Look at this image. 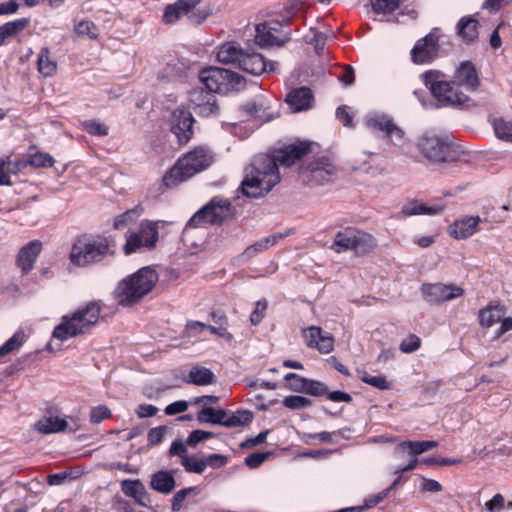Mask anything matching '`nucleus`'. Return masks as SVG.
Segmentation results:
<instances>
[{
  "label": "nucleus",
  "mask_w": 512,
  "mask_h": 512,
  "mask_svg": "<svg viewBox=\"0 0 512 512\" xmlns=\"http://www.w3.org/2000/svg\"><path fill=\"white\" fill-rule=\"evenodd\" d=\"M83 129L93 136H106L109 133V127L97 120H88L82 123Z\"/></svg>",
  "instance_id": "obj_47"
},
{
  "label": "nucleus",
  "mask_w": 512,
  "mask_h": 512,
  "mask_svg": "<svg viewBox=\"0 0 512 512\" xmlns=\"http://www.w3.org/2000/svg\"><path fill=\"white\" fill-rule=\"evenodd\" d=\"M305 343L309 348H315L320 353L328 354L333 350L334 339L329 334H323L322 329L311 326L303 331Z\"/></svg>",
  "instance_id": "obj_19"
},
{
  "label": "nucleus",
  "mask_w": 512,
  "mask_h": 512,
  "mask_svg": "<svg viewBox=\"0 0 512 512\" xmlns=\"http://www.w3.org/2000/svg\"><path fill=\"white\" fill-rule=\"evenodd\" d=\"M375 246L376 242L371 234L354 227H346L336 233L331 249L336 253L354 250L365 254L372 251Z\"/></svg>",
  "instance_id": "obj_8"
},
{
  "label": "nucleus",
  "mask_w": 512,
  "mask_h": 512,
  "mask_svg": "<svg viewBox=\"0 0 512 512\" xmlns=\"http://www.w3.org/2000/svg\"><path fill=\"white\" fill-rule=\"evenodd\" d=\"M27 25L26 19H19L12 22H8L2 26H0L6 36H12L17 34L18 32L22 31Z\"/></svg>",
  "instance_id": "obj_56"
},
{
  "label": "nucleus",
  "mask_w": 512,
  "mask_h": 512,
  "mask_svg": "<svg viewBox=\"0 0 512 512\" xmlns=\"http://www.w3.org/2000/svg\"><path fill=\"white\" fill-rule=\"evenodd\" d=\"M389 141L397 147H403L406 144V137L404 131L395 123L391 126L388 133L385 135Z\"/></svg>",
  "instance_id": "obj_49"
},
{
  "label": "nucleus",
  "mask_w": 512,
  "mask_h": 512,
  "mask_svg": "<svg viewBox=\"0 0 512 512\" xmlns=\"http://www.w3.org/2000/svg\"><path fill=\"white\" fill-rule=\"evenodd\" d=\"M421 78L440 106H461L470 100L457 83L454 80H447L441 71H427L421 75Z\"/></svg>",
  "instance_id": "obj_4"
},
{
  "label": "nucleus",
  "mask_w": 512,
  "mask_h": 512,
  "mask_svg": "<svg viewBox=\"0 0 512 512\" xmlns=\"http://www.w3.org/2000/svg\"><path fill=\"white\" fill-rule=\"evenodd\" d=\"M437 445L436 441H404L396 447L395 453L401 454L407 451L412 456H416L437 447Z\"/></svg>",
  "instance_id": "obj_32"
},
{
  "label": "nucleus",
  "mask_w": 512,
  "mask_h": 512,
  "mask_svg": "<svg viewBox=\"0 0 512 512\" xmlns=\"http://www.w3.org/2000/svg\"><path fill=\"white\" fill-rule=\"evenodd\" d=\"M158 281L157 272L144 267L121 280L115 290V297L122 306H131L151 292Z\"/></svg>",
  "instance_id": "obj_3"
},
{
  "label": "nucleus",
  "mask_w": 512,
  "mask_h": 512,
  "mask_svg": "<svg viewBox=\"0 0 512 512\" xmlns=\"http://www.w3.org/2000/svg\"><path fill=\"white\" fill-rule=\"evenodd\" d=\"M238 66L252 75H260L276 69L275 62H267L262 54L248 50L243 52Z\"/></svg>",
  "instance_id": "obj_16"
},
{
  "label": "nucleus",
  "mask_w": 512,
  "mask_h": 512,
  "mask_svg": "<svg viewBox=\"0 0 512 512\" xmlns=\"http://www.w3.org/2000/svg\"><path fill=\"white\" fill-rule=\"evenodd\" d=\"M478 21L472 17L462 18L458 24V33L465 42H472L478 37Z\"/></svg>",
  "instance_id": "obj_40"
},
{
  "label": "nucleus",
  "mask_w": 512,
  "mask_h": 512,
  "mask_svg": "<svg viewBox=\"0 0 512 512\" xmlns=\"http://www.w3.org/2000/svg\"><path fill=\"white\" fill-rule=\"evenodd\" d=\"M268 457V453H252L245 458V464L252 469L259 467Z\"/></svg>",
  "instance_id": "obj_64"
},
{
  "label": "nucleus",
  "mask_w": 512,
  "mask_h": 512,
  "mask_svg": "<svg viewBox=\"0 0 512 512\" xmlns=\"http://www.w3.org/2000/svg\"><path fill=\"white\" fill-rule=\"evenodd\" d=\"M201 0H178L169 5L163 15V21L167 24L175 23L184 16H187L191 22L200 23L205 16H199L197 6Z\"/></svg>",
  "instance_id": "obj_11"
},
{
  "label": "nucleus",
  "mask_w": 512,
  "mask_h": 512,
  "mask_svg": "<svg viewBox=\"0 0 512 512\" xmlns=\"http://www.w3.org/2000/svg\"><path fill=\"white\" fill-rule=\"evenodd\" d=\"M159 238L158 223L142 220L136 230H128L123 251L126 255L142 253L156 246Z\"/></svg>",
  "instance_id": "obj_9"
},
{
  "label": "nucleus",
  "mask_w": 512,
  "mask_h": 512,
  "mask_svg": "<svg viewBox=\"0 0 512 512\" xmlns=\"http://www.w3.org/2000/svg\"><path fill=\"white\" fill-rule=\"evenodd\" d=\"M442 205H431L428 206L418 201H411L405 204L402 208V213L405 216L413 215H437L443 211Z\"/></svg>",
  "instance_id": "obj_31"
},
{
  "label": "nucleus",
  "mask_w": 512,
  "mask_h": 512,
  "mask_svg": "<svg viewBox=\"0 0 512 512\" xmlns=\"http://www.w3.org/2000/svg\"><path fill=\"white\" fill-rule=\"evenodd\" d=\"M366 126L372 131H380L386 135L394 124L391 117L385 114L374 113L366 118Z\"/></svg>",
  "instance_id": "obj_37"
},
{
  "label": "nucleus",
  "mask_w": 512,
  "mask_h": 512,
  "mask_svg": "<svg viewBox=\"0 0 512 512\" xmlns=\"http://www.w3.org/2000/svg\"><path fill=\"white\" fill-rule=\"evenodd\" d=\"M506 311L503 305L490 304L479 312V321L482 327L490 328L496 323H500Z\"/></svg>",
  "instance_id": "obj_28"
},
{
  "label": "nucleus",
  "mask_w": 512,
  "mask_h": 512,
  "mask_svg": "<svg viewBox=\"0 0 512 512\" xmlns=\"http://www.w3.org/2000/svg\"><path fill=\"white\" fill-rule=\"evenodd\" d=\"M33 427L37 432L47 435L66 430L68 423L57 415L48 414L39 419Z\"/></svg>",
  "instance_id": "obj_25"
},
{
  "label": "nucleus",
  "mask_w": 512,
  "mask_h": 512,
  "mask_svg": "<svg viewBox=\"0 0 512 512\" xmlns=\"http://www.w3.org/2000/svg\"><path fill=\"white\" fill-rule=\"evenodd\" d=\"M327 392L328 388L324 383L308 379L302 393H306L312 396H322Z\"/></svg>",
  "instance_id": "obj_51"
},
{
  "label": "nucleus",
  "mask_w": 512,
  "mask_h": 512,
  "mask_svg": "<svg viewBox=\"0 0 512 512\" xmlns=\"http://www.w3.org/2000/svg\"><path fill=\"white\" fill-rule=\"evenodd\" d=\"M438 38L430 33L423 39L417 42L411 51L412 60L414 63L422 64L433 60L438 51Z\"/></svg>",
  "instance_id": "obj_17"
},
{
  "label": "nucleus",
  "mask_w": 512,
  "mask_h": 512,
  "mask_svg": "<svg viewBox=\"0 0 512 512\" xmlns=\"http://www.w3.org/2000/svg\"><path fill=\"white\" fill-rule=\"evenodd\" d=\"M482 222L479 216L464 217L454 221L448 227V233L455 239H466L478 231V225Z\"/></svg>",
  "instance_id": "obj_22"
},
{
  "label": "nucleus",
  "mask_w": 512,
  "mask_h": 512,
  "mask_svg": "<svg viewBox=\"0 0 512 512\" xmlns=\"http://www.w3.org/2000/svg\"><path fill=\"white\" fill-rule=\"evenodd\" d=\"M420 347V339L416 335H409L400 344V350L404 353H411Z\"/></svg>",
  "instance_id": "obj_59"
},
{
  "label": "nucleus",
  "mask_w": 512,
  "mask_h": 512,
  "mask_svg": "<svg viewBox=\"0 0 512 512\" xmlns=\"http://www.w3.org/2000/svg\"><path fill=\"white\" fill-rule=\"evenodd\" d=\"M361 380L364 383L369 384V385H371L375 388H378L380 390H388L390 388V384L388 383L386 378L381 375L373 376L368 373H364L361 377Z\"/></svg>",
  "instance_id": "obj_53"
},
{
  "label": "nucleus",
  "mask_w": 512,
  "mask_h": 512,
  "mask_svg": "<svg viewBox=\"0 0 512 512\" xmlns=\"http://www.w3.org/2000/svg\"><path fill=\"white\" fill-rule=\"evenodd\" d=\"M336 171V166L325 157L310 162L306 168L309 181L321 185L330 182L336 175Z\"/></svg>",
  "instance_id": "obj_15"
},
{
  "label": "nucleus",
  "mask_w": 512,
  "mask_h": 512,
  "mask_svg": "<svg viewBox=\"0 0 512 512\" xmlns=\"http://www.w3.org/2000/svg\"><path fill=\"white\" fill-rule=\"evenodd\" d=\"M37 68L39 73L44 77H51L56 73L57 63L50 57V51L47 47L40 50Z\"/></svg>",
  "instance_id": "obj_38"
},
{
  "label": "nucleus",
  "mask_w": 512,
  "mask_h": 512,
  "mask_svg": "<svg viewBox=\"0 0 512 512\" xmlns=\"http://www.w3.org/2000/svg\"><path fill=\"white\" fill-rule=\"evenodd\" d=\"M110 415H111V412H110L109 408L104 405H100V406L94 407L91 410L90 421H91V423L98 424L101 421H103L104 419L110 417Z\"/></svg>",
  "instance_id": "obj_58"
},
{
  "label": "nucleus",
  "mask_w": 512,
  "mask_h": 512,
  "mask_svg": "<svg viewBox=\"0 0 512 512\" xmlns=\"http://www.w3.org/2000/svg\"><path fill=\"white\" fill-rule=\"evenodd\" d=\"M282 234L270 235L264 239L257 241L256 243L248 246L242 253L244 259H250L256 256L258 253L267 250L269 247L274 246L278 240L283 239Z\"/></svg>",
  "instance_id": "obj_34"
},
{
  "label": "nucleus",
  "mask_w": 512,
  "mask_h": 512,
  "mask_svg": "<svg viewBox=\"0 0 512 512\" xmlns=\"http://www.w3.org/2000/svg\"><path fill=\"white\" fill-rule=\"evenodd\" d=\"M125 495L134 498L140 505L145 506L147 493L139 480H124L121 484Z\"/></svg>",
  "instance_id": "obj_36"
},
{
  "label": "nucleus",
  "mask_w": 512,
  "mask_h": 512,
  "mask_svg": "<svg viewBox=\"0 0 512 512\" xmlns=\"http://www.w3.org/2000/svg\"><path fill=\"white\" fill-rule=\"evenodd\" d=\"M269 108L268 102L262 96H259L255 98L253 102L246 104L243 110L249 116L259 119L262 122H267L272 119V115L268 111Z\"/></svg>",
  "instance_id": "obj_29"
},
{
  "label": "nucleus",
  "mask_w": 512,
  "mask_h": 512,
  "mask_svg": "<svg viewBox=\"0 0 512 512\" xmlns=\"http://www.w3.org/2000/svg\"><path fill=\"white\" fill-rule=\"evenodd\" d=\"M41 249V242L38 240H33L20 250L17 263L23 272H28L32 269L37 256L41 252Z\"/></svg>",
  "instance_id": "obj_26"
},
{
  "label": "nucleus",
  "mask_w": 512,
  "mask_h": 512,
  "mask_svg": "<svg viewBox=\"0 0 512 512\" xmlns=\"http://www.w3.org/2000/svg\"><path fill=\"white\" fill-rule=\"evenodd\" d=\"M205 468L210 466L213 468H220L224 466L227 462V457L220 454H210L205 457H202Z\"/></svg>",
  "instance_id": "obj_63"
},
{
  "label": "nucleus",
  "mask_w": 512,
  "mask_h": 512,
  "mask_svg": "<svg viewBox=\"0 0 512 512\" xmlns=\"http://www.w3.org/2000/svg\"><path fill=\"white\" fill-rule=\"evenodd\" d=\"M417 147L430 162L441 163L448 160L450 153L448 138L432 132H425L418 138Z\"/></svg>",
  "instance_id": "obj_10"
},
{
  "label": "nucleus",
  "mask_w": 512,
  "mask_h": 512,
  "mask_svg": "<svg viewBox=\"0 0 512 512\" xmlns=\"http://www.w3.org/2000/svg\"><path fill=\"white\" fill-rule=\"evenodd\" d=\"M214 162L213 153L206 147H196L183 155L163 176V185L175 188L179 184L206 170Z\"/></svg>",
  "instance_id": "obj_2"
},
{
  "label": "nucleus",
  "mask_w": 512,
  "mask_h": 512,
  "mask_svg": "<svg viewBox=\"0 0 512 512\" xmlns=\"http://www.w3.org/2000/svg\"><path fill=\"white\" fill-rule=\"evenodd\" d=\"M253 419V415L250 411L241 410L231 413V428L244 426L250 423Z\"/></svg>",
  "instance_id": "obj_54"
},
{
  "label": "nucleus",
  "mask_w": 512,
  "mask_h": 512,
  "mask_svg": "<svg viewBox=\"0 0 512 512\" xmlns=\"http://www.w3.org/2000/svg\"><path fill=\"white\" fill-rule=\"evenodd\" d=\"M82 335V329L74 313L62 316L60 323L55 326L52 332V339L60 342Z\"/></svg>",
  "instance_id": "obj_20"
},
{
  "label": "nucleus",
  "mask_w": 512,
  "mask_h": 512,
  "mask_svg": "<svg viewBox=\"0 0 512 512\" xmlns=\"http://www.w3.org/2000/svg\"><path fill=\"white\" fill-rule=\"evenodd\" d=\"M189 384H194L197 386H206L213 384L215 382V375L214 373L202 366H193L185 380Z\"/></svg>",
  "instance_id": "obj_30"
},
{
  "label": "nucleus",
  "mask_w": 512,
  "mask_h": 512,
  "mask_svg": "<svg viewBox=\"0 0 512 512\" xmlns=\"http://www.w3.org/2000/svg\"><path fill=\"white\" fill-rule=\"evenodd\" d=\"M453 80L457 83V86L464 87L469 92L476 91L480 84L477 70L470 61L459 64L455 69Z\"/></svg>",
  "instance_id": "obj_18"
},
{
  "label": "nucleus",
  "mask_w": 512,
  "mask_h": 512,
  "mask_svg": "<svg viewBox=\"0 0 512 512\" xmlns=\"http://www.w3.org/2000/svg\"><path fill=\"white\" fill-rule=\"evenodd\" d=\"M495 136L502 141L512 142V121L502 117H494L491 119Z\"/></svg>",
  "instance_id": "obj_39"
},
{
  "label": "nucleus",
  "mask_w": 512,
  "mask_h": 512,
  "mask_svg": "<svg viewBox=\"0 0 512 512\" xmlns=\"http://www.w3.org/2000/svg\"><path fill=\"white\" fill-rule=\"evenodd\" d=\"M199 78L212 94H227L232 91H239L245 86L242 76L224 68L209 67L203 69L200 72Z\"/></svg>",
  "instance_id": "obj_7"
},
{
  "label": "nucleus",
  "mask_w": 512,
  "mask_h": 512,
  "mask_svg": "<svg viewBox=\"0 0 512 512\" xmlns=\"http://www.w3.org/2000/svg\"><path fill=\"white\" fill-rule=\"evenodd\" d=\"M4 162L5 175L9 177L10 174H17L21 169L27 166L25 160L12 161L10 157L6 159L1 158Z\"/></svg>",
  "instance_id": "obj_57"
},
{
  "label": "nucleus",
  "mask_w": 512,
  "mask_h": 512,
  "mask_svg": "<svg viewBox=\"0 0 512 512\" xmlns=\"http://www.w3.org/2000/svg\"><path fill=\"white\" fill-rule=\"evenodd\" d=\"M194 118L188 110L176 109L171 116V132L180 144H186L193 134Z\"/></svg>",
  "instance_id": "obj_13"
},
{
  "label": "nucleus",
  "mask_w": 512,
  "mask_h": 512,
  "mask_svg": "<svg viewBox=\"0 0 512 512\" xmlns=\"http://www.w3.org/2000/svg\"><path fill=\"white\" fill-rule=\"evenodd\" d=\"M400 0H371L372 8L378 13H391L398 8Z\"/></svg>",
  "instance_id": "obj_48"
},
{
  "label": "nucleus",
  "mask_w": 512,
  "mask_h": 512,
  "mask_svg": "<svg viewBox=\"0 0 512 512\" xmlns=\"http://www.w3.org/2000/svg\"><path fill=\"white\" fill-rule=\"evenodd\" d=\"M196 487H188L177 491L172 499V510L179 511L182 507V503L186 499V497L191 493H196Z\"/></svg>",
  "instance_id": "obj_55"
},
{
  "label": "nucleus",
  "mask_w": 512,
  "mask_h": 512,
  "mask_svg": "<svg viewBox=\"0 0 512 512\" xmlns=\"http://www.w3.org/2000/svg\"><path fill=\"white\" fill-rule=\"evenodd\" d=\"M274 29L269 27L267 23H261L256 26L255 42L261 46H280L283 41H280L274 34Z\"/></svg>",
  "instance_id": "obj_35"
},
{
  "label": "nucleus",
  "mask_w": 512,
  "mask_h": 512,
  "mask_svg": "<svg viewBox=\"0 0 512 512\" xmlns=\"http://www.w3.org/2000/svg\"><path fill=\"white\" fill-rule=\"evenodd\" d=\"M268 308V302L265 299L259 300L255 303V307L250 315V322L252 325H258L265 317Z\"/></svg>",
  "instance_id": "obj_50"
},
{
  "label": "nucleus",
  "mask_w": 512,
  "mask_h": 512,
  "mask_svg": "<svg viewBox=\"0 0 512 512\" xmlns=\"http://www.w3.org/2000/svg\"><path fill=\"white\" fill-rule=\"evenodd\" d=\"M176 482L174 475L166 470L155 472L150 481V486L155 491L162 494H169L175 488Z\"/></svg>",
  "instance_id": "obj_27"
},
{
  "label": "nucleus",
  "mask_w": 512,
  "mask_h": 512,
  "mask_svg": "<svg viewBox=\"0 0 512 512\" xmlns=\"http://www.w3.org/2000/svg\"><path fill=\"white\" fill-rule=\"evenodd\" d=\"M166 428L164 426L155 427L149 430L147 440L149 445H157L162 442Z\"/></svg>",
  "instance_id": "obj_62"
},
{
  "label": "nucleus",
  "mask_w": 512,
  "mask_h": 512,
  "mask_svg": "<svg viewBox=\"0 0 512 512\" xmlns=\"http://www.w3.org/2000/svg\"><path fill=\"white\" fill-rule=\"evenodd\" d=\"M74 32L78 36H87L90 39H97L99 36L98 27L90 20H82L75 24Z\"/></svg>",
  "instance_id": "obj_43"
},
{
  "label": "nucleus",
  "mask_w": 512,
  "mask_h": 512,
  "mask_svg": "<svg viewBox=\"0 0 512 512\" xmlns=\"http://www.w3.org/2000/svg\"><path fill=\"white\" fill-rule=\"evenodd\" d=\"M27 165L40 168L51 167L54 164V159L48 153L38 152L29 153V158L25 160Z\"/></svg>",
  "instance_id": "obj_45"
},
{
  "label": "nucleus",
  "mask_w": 512,
  "mask_h": 512,
  "mask_svg": "<svg viewBox=\"0 0 512 512\" xmlns=\"http://www.w3.org/2000/svg\"><path fill=\"white\" fill-rule=\"evenodd\" d=\"M189 101L200 116L210 117L218 113L219 107L215 95L202 88L193 89L189 93Z\"/></svg>",
  "instance_id": "obj_14"
},
{
  "label": "nucleus",
  "mask_w": 512,
  "mask_h": 512,
  "mask_svg": "<svg viewBox=\"0 0 512 512\" xmlns=\"http://www.w3.org/2000/svg\"><path fill=\"white\" fill-rule=\"evenodd\" d=\"M25 341L23 330L16 331L2 346H0V357L6 356L18 350Z\"/></svg>",
  "instance_id": "obj_42"
},
{
  "label": "nucleus",
  "mask_w": 512,
  "mask_h": 512,
  "mask_svg": "<svg viewBox=\"0 0 512 512\" xmlns=\"http://www.w3.org/2000/svg\"><path fill=\"white\" fill-rule=\"evenodd\" d=\"M308 150L309 145L306 143L292 144L279 149L273 156H271V158L275 159L277 166L280 164L288 167L302 158Z\"/></svg>",
  "instance_id": "obj_23"
},
{
  "label": "nucleus",
  "mask_w": 512,
  "mask_h": 512,
  "mask_svg": "<svg viewBox=\"0 0 512 512\" xmlns=\"http://www.w3.org/2000/svg\"><path fill=\"white\" fill-rule=\"evenodd\" d=\"M313 101L314 96L307 87L294 89L286 97V102L294 113L310 109Z\"/></svg>",
  "instance_id": "obj_24"
},
{
  "label": "nucleus",
  "mask_w": 512,
  "mask_h": 512,
  "mask_svg": "<svg viewBox=\"0 0 512 512\" xmlns=\"http://www.w3.org/2000/svg\"><path fill=\"white\" fill-rule=\"evenodd\" d=\"M181 465L187 472L201 474L205 470V464L202 458L195 455H184L181 457Z\"/></svg>",
  "instance_id": "obj_44"
},
{
  "label": "nucleus",
  "mask_w": 512,
  "mask_h": 512,
  "mask_svg": "<svg viewBox=\"0 0 512 512\" xmlns=\"http://www.w3.org/2000/svg\"><path fill=\"white\" fill-rule=\"evenodd\" d=\"M109 253V242L104 237H87L77 239L70 252L73 264L84 267L97 263Z\"/></svg>",
  "instance_id": "obj_5"
},
{
  "label": "nucleus",
  "mask_w": 512,
  "mask_h": 512,
  "mask_svg": "<svg viewBox=\"0 0 512 512\" xmlns=\"http://www.w3.org/2000/svg\"><path fill=\"white\" fill-rule=\"evenodd\" d=\"M280 182V174L275 159L269 155L254 157L246 169L241 189L245 196L258 198L269 193Z\"/></svg>",
  "instance_id": "obj_1"
},
{
  "label": "nucleus",
  "mask_w": 512,
  "mask_h": 512,
  "mask_svg": "<svg viewBox=\"0 0 512 512\" xmlns=\"http://www.w3.org/2000/svg\"><path fill=\"white\" fill-rule=\"evenodd\" d=\"M244 50L241 49L236 43L228 42L222 45L217 53V58L220 62L225 64L239 65Z\"/></svg>",
  "instance_id": "obj_33"
},
{
  "label": "nucleus",
  "mask_w": 512,
  "mask_h": 512,
  "mask_svg": "<svg viewBox=\"0 0 512 512\" xmlns=\"http://www.w3.org/2000/svg\"><path fill=\"white\" fill-rule=\"evenodd\" d=\"M213 436L214 435L212 432L203 431V430H194L193 432H191V434L187 438L186 442H187V445L194 447L199 442L209 439Z\"/></svg>",
  "instance_id": "obj_60"
},
{
  "label": "nucleus",
  "mask_w": 512,
  "mask_h": 512,
  "mask_svg": "<svg viewBox=\"0 0 512 512\" xmlns=\"http://www.w3.org/2000/svg\"><path fill=\"white\" fill-rule=\"evenodd\" d=\"M235 209L231 202L223 197L215 196L188 221L187 227H201L207 224L220 225L234 216Z\"/></svg>",
  "instance_id": "obj_6"
},
{
  "label": "nucleus",
  "mask_w": 512,
  "mask_h": 512,
  "mask_svg": "<svg viewBox=\"0 0 512 512\" xmlns=\"http://www.w3.org/2000/svg\"><path fill=\"white\" fill-rule=\"evenodd\" d=\"M422 293L426 301L430 303H440L450 301L463 295L464 290L461 287L452 284H424Z\"/></svg>",
  "instance_id": "obj_12"
},
{
  "label": "nucleus",
  "mask_w": 512,
  "mask_h": 512,
  "mask_svg": "<svg viewBox=\"0 0 512 512\" xmlns=\"http://www.w3.org/2000/svg\"><path fill=\"white\" fill-rule=\"evenodd\" d=\"M282 403L290 410L304 409L312 405V401L310 399L298 395L286 396L282 400Z\"/></svg>",
  "instance_id": "obj_46"
},
{
  "label": "nucleus",
  "mask_w": 512,
  "mask_h": 512,
  "mask_svg": "<svg viewBox=\"0 0 512 512\" xmlns=\"http://www.w3.org/2000/svg\"><path fill=\"white\" fill-rule=\"evenodd\" d=\"M485 507L489 512H500L501 510L505 509L504 496L499 493L494 495L491 500L486 502Z\"/></svg>",
  "instance_id": "obj_61"
},
{
  "label": "nucleus",
  "mask_w": 512,
  "mask_h": 512,
  "mask_svg": "<svg viewBox=\"0 0 512 512\" xmlns=\"http://www.w3.org/2000/svg\"><path fill=\"white\" fill-rule=\"evenodd\" d=\"M82 329V335L88 333L99 320L101 307L97 302H89L73 312Z\"/></svg>",
  "instance_id": "obj_21"
},
{
  "label": "nucleus",
  "mask_w": 512,
  "mask_h": 512,
  "mask_svg": "<svg viewBox=\"0 0 512 512\" xmlns=\"http://www.w3.org/2000/svg\"><path fill=\"white\" fill-rule=\"evenodd\" d=\"M220 409L216 410L212 407L203 408L197 415V419L200 423H211L218 424L221 421L219 418Z\"/></svg>",
  "instance_id": "obj_52"
},
{
  "label": "nucleus",
  "mask_w": 512,
  "mask_h": 512,
  "mask_svg": "<svg viewBox=\"0 0 512 512\" xmlns=\"http://www.w3.org/2000/svg\"><path fill=\"white\" fill-rule=\"evenodd\" d=\"M142 212L143 208L140 206H136L132 209L125 211L124 213L115 217L113 227L115 229H123L130 223L136 221L141 216Z\"/></svg>",
  "instance_id": "obj_41"
}]
</instances>
